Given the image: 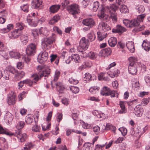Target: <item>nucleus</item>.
Wrapping results in <instances>:
<instances>
[{
	"mask_svg": "<svg viewBox=\"0 0 150 150\" xmlns=\"http://www.w3.org/2000/svg\"><path fill=\"white\" fill-rule=\"evenodd\" d=\"M150 99L149 98H143L141 102V104L143 105V106L147 105L149 102Z\"/></svg>",
	"mask_w": 150,
	"mask_h": 150,
	"instance_id": "53",
	"label": "nucleus"
},
{
	"mask_svg": "<svg viewBox=\"0 0 150 150\" xmlns=\"http://www.w3.org/2000/svg\"><path fill=\"white\" fill-rule=\"evenodd\" d=\"M93 130L96 134H98L100 132V127L98 126H96L93 128Z\"/></svg>",
	"mask_w": 150,
	"mask_h": 150,
	"instance_id": "55",
	"label": "nucleus"
},
{
	"mask_svg": "<svg viewBox=\"0 0 150 150\" xmlns=\"http://www.w3.org/2000/svg\"><path fill=\"white\" fill-rule=\"evenodd\" d=\"M127 103L126 101H120L119 105L121 108V109L118 112V113L122 114L125 113L126 112L127 110L125 108V104Z\"/></svg>",
	"mask_w": 150,
	"mask_h": 150,
	"instance_id": "16",
	"label": "nucleus"
},
{
	"mask_svg": "<svg viewBox=\"0 0 150 150\" xmlns=\"http://www.w3.org/2000/svg\"><path fill=\"white\" fill-rule=\"evenodd\" d=\"M108 42L109 45L110 46L114 47L117 44V39L115 37H112L109 38Z\"/></svg>",
	"mask_w": 150,
	"mask_h": 150,
	"instance_id": "26",
	"label": "nucleus"
},
{
	"mask_svg": "<svg viewBox=\"0 0 150 150\" xmlns=\"http://www.w3.org/2000/svg\"><path fill=\"white\" fill-rule=\"evenodd\" d=\"M16 96L13 94L12 95L9 96L8 97L7 102L9 105L14 104L16 103Z\"/></svg>",
	"mask_w": 150,
	"mask_h": 150,
	"instance_id": "21",
	"label": "nucleus"
},
{
	"mask_svg": "<svg viewBox=\"0 0 150 150\" xmlns=\"http://www.w3.org/2000/svg\"><path fill=\"white\" fill-rule=\"evenodd\" d=\"M63 115L62 113H58L56 117V119L58 122L59 123L62 120Z\"/></svg>",
	"mask_w": 150,
	"mask_h": 150,
	"instance_id": "63",
	"label": "nucleus"
},
{
	"mask_svg": "<svg viewBox=\"0 0 150 150\" xmlns=\"http://www.w3.org/2000/svg\"><path fill=\"white\" fill-rule=\"evenodd\" d=\"M36 51V45L34 43H31L27 47L26 50V54L28 55L33 56Z\"/></svg>",
	"mask_w": 150,
	"mask_h": 150,
	"instance_id": "7",
	"label": "nucleus"
},
{
	"mask_svg": "<svg viewBox=\"0 0 150 150\" xmlns=\"http://www.w3.org/2000/svg\"><path fill=\"white\" fill-rule=\"evenodd\" d=\"M24 29L23 24L21 23H17L16 25V29L8 34L9 37L12 39L17 38Z\"/></svg>",
	"mask_w": 150,
	"mask_h": 150,
	"instance_id": "3",
	"label": "nucleus"
},
{
	"mask_svg": "<svg viewBox=\"0 0 150 150\" xmlns=\"http://www.w3.org/2000/svg\"><path fill=\"white\" fill-rule=\"evenodd\" d=\"M0 134H6L10 137H17L19 139V142H25L27 138L26 134L25 133L22 134L20 130L16 131L15 133H12L9 131L7 129H4L1 127H0Z\"/></svg>",
	"mask_w": 150,
	"mask_h": 150,
	"instance_id": "1",
	"label": "nucleus"
},
{
	"mask_svg": "<svg viewBox=\"0 0 150 150\" xmlns=\"http://www.w3.org/2000/svg\"><path fill=\"white\" fill-rule=\"evenodd\" d=\"M130 28H132L139 26L140 24V22L137 19H134L130 21Z\"/></svg>",
	"mask_w": 150,
	"mask_h": 150,
	"instance_id": "29",
	"label": "nucleus"
},
{
	"mask_svg": "<svg viewBox=\"0 0 150 150\" xmlns=\"http://www.w3.org/2000/svg\"><path fill=\"white\" fill-rule=\"evenodd\" d=\"M82 23L84 25L90 28H92L96 24L94 20L92 18H88L83 19L82 21Z\"/></svg>",
	"mask_w": 150,
	"mask_h": 150,
	"instance_id": "9",
	"label": "nucleus"
},
{
	"mask_svg": "<svg viewBox=\"0 0 150 150\" xmlns=\"http://www.w3.org/2000/svg\"><path fill=\"white\" fill-rule=\"evenodd\" d=\"M100 88L97 86L91 87L89 90V91L92 93L94 94L98 91Z\"/></svg>",
	"mask_w": 150,
	"mask_h": 150,
	"instance_id": "45",
	"label": "nucleus"
},
{
	"mask_svg": "<svg viewBox=\"0 0 150 150\" xmlns=\"http://www.w3.org/2000/svg\"><path fill=\"white\" fill-rule=\"evenodd\" d=\"M120 11L122 13H125L129 12V10L127 6L125 5L122 4L120 7Z\"/></svg>",
	"mask_w": 150,
	"mask_h": 150,
	"instance_id": "36",
	"label": "nucleus"
},
{
	"mask_svg": "<svg viewBox=\"0 0 150 150\" xmlns=\"http://www.w3.org/2000/svg\"><path fill=\"white\" fill-rule=\"evenodd\" d=\"M101 25L102 26V28L103 30L104 31L109 30L111 29L110 26L106 23H102Z\"/></svg>",
	"mask_w": 150,
	"mask_h": 150,
	"instance_id": "38",
	"label": "nucleus"
},
{
	"mask_svg": "<svg viewBox=\"0 0 150 150\" xmlns=\"http://www.w3.org/2000/svg\"><path fill=\"white\" fill-rule=\"evenodd\" d=\"M102 53L104 57L108 56L111 55L112 53L111 49L109 47H107L104 49L102 51Z\"/></svg>",
	"mask_w": 150,
	"mask_h": 150,
	"instance_id": "27",
	"label": "nucleus"
},
{
	"mask_svg": "<svg viewBox=\"0 0 150 150\" xmlns=\"http://www.w3.org/2000/svg\"><path fill=\"white\" fill-rule=\"evenodd\" d=\"M99 2L98 1L95 2L93 6V10L94 12H96L98 9L99 10L100 8H99Z\"/></svg>",
	"mask_w": 150,
	"mask_h": 150,
	"instance_id": "43",
	"label": "nucleus"
},
{
	"mask_svg": "<svg viewBox=\"0 0 150 150\" xmlns=\"http://www.w3.org/2000/svg\"><path fill=\"white\" fill-rule=\"evenodd\" d=\"M110 90V88H108L106 86H104L103 87L100 91V93L101 95L103 94V93H105V92L109 91Z\"/></svg>",
	"mask_w": 150,
	"mask_h": 150,
	"instance_id": "59",
	"label": "nucleus"
},
{
	"mask_svg": "<svg viewBox=\"0 0 150 150\" xmlns=\"http://www.w3.org/2000/svg\"><path fill=\"white\" fill-rule=\"evenodd\" d=\"M2 76L1 78H3L5 80H8L9 79V76L10 74L9 71L7 70H4L2 71Z\"/></svg>",
	"mask_w": 150,
	"mask_h": 150,
	"instance_id": "35",
	"label": "nucleus"
},
{
	"mask_svg": "<svg viewBox=\"0 0 150 150\" xmlns=\"http://www.w3.org/2000/svg\"><path fill=\"white\" fill-rule=\"evenodd\" d=\"M7 71H9V73H11L12 74L15 75L17 71V70L15 68L12 67H9Z\"/></svg>",
	"mask_w": 150,
	"mask_h": 150,
	"instance_id": "48",
	"label": "nucleus"
},
{
	"mask_svg": "<svg viewBox=\"0 0 150 150\" xmlns=\"http://www.w3.org/2000/svg\"><path fill=\"white\" fill-rule=\"evenodd\" d=\"M61 19V15L57 14L54 16L49 21V23L50 25H53L57 23Z\"/></svg>",
	"mask_w": 150,
	"mask_h": 150,
	"instance_id": "18",
	"label": "nucleus"
},
{
	"mask_svg": "<svg viewBox=\"0 0 150 150\" xmlns=\"http://www.w3.org/2000/svg\"><path fill=\"white\" fill-rule=\"evenodd\" d=\"M26 93L25 92L23 91L18 96V99L19 101L21 100L25 97Z\"/></svg>",
	"mask_w": 150,
	"mask_h": 150,
	"instance_id": "60",
	"label": "nucleus"
},
{
	"mask_svg": "<svg viewBox=\"0 0 150 150\" xmlns=\"http://www.w3.org/2000/svg\"><path fill=\"white\" fill-rule=\"evenodd\" d=\"M35 125L32 127V131L35 132H40V126L38 125L37 122H36V120H35Z\"/></svg>",
	"mask_w": 150,
	"mask_h": 150,
	"instance_id": "37",
	"label": "nucleus"
},
{
	"mask_svg": "<svg viewBox=\"0 0 150 150\" xmlns=\"http://www.w3.org/2000/svg\"><path fill=\"white\" fill-rule=\"evenodd\" d=\"M22 10L25 12H28V11L29 5L28 4H24L22 7L21 6Z\"/></svg>",
	"mask_w": 150,
	"mask_h": 150,
	"instance_id": "57",
	"label": "nucleus"
},
{
	"mask_svg": "<svg viewBox=\"0 0 150 150\" xmlns=\"http://www.w3.org/2000/svg\"><path fill=\"white\" fill-rule=\"evenodd\" d=\"M98 40L100 41H102L104 38H105L106 36L104 34L101 33L100 32L97 33Z\"/></svg>",
	"mask_w": 150,
	"mask_h": 150,
	"instance_id": "47",
	"label": "nucleus"
},
{
	"mask_svg": "<svg viewBox=\"0 0 150 150\" xmlns=\"http://www.w3.org/2000/svg\"><path fill=\"white\" fill-rule=\"evenodd\" d=\"M54 31L57 32L59 35H61L62 34V31L57 26H55L53 28Z\"/></svg>",
	"mask_w": 150,
	"mask_h": 150,
	"instance_id": "61",
	"label": "nucleus"
},
{
	"mask_svg": "<svg viewBox=\"0 0 150 150\" xmlns=\"http://www.w3.org/2000/svg\"><path fill=\"white\" fill-rule=\"evenodd\" d=\"M67 10L69 13L73 15L74 18L75 17L76 14L80 13L79 6L76 4H73L67 6Z\"/></svg>",
	"mask_w": 150,
	"mask_h": 150,
	"instance_id": "5",
	"label": "nucleus"
},
{
	"mask_svg": "<svg viewBox=\"0 0 150 150\" xmlns=\"http://www.w3.org/2000/svg\"><path fill=\"white\" fill-rule=\"evenodd\" d=\"M30 55H28L27 54L26 55H25L24 57H23V59H24L25 61L27 63H28L30 60L31 58L30 57Z\"/></svg>",
	"mask_w": 150,
	"mask_h": 150,
	"instance_id": "64",
	"label": "nucleus"
},
{
	"mask_svg": "<svg viewBox=\"0 0 150 150\" xmlns=\"http://www.w3.org/2000/svg\"><path fill=\"white\" fill-rule=\"evenodd\" d=\"M9 54L10 56L12 58L18 59L21 57V55L20 53L15 50L10 51Z\"/></svg>",
	"mask_w": 150,
	"mask_h": 150,
	"instance_id": "25",
	"label": "nucleus"
},
{
	"mask_svg": "<svg viewBox=\"0 0 150 150\" xmlns=\"http://www.w3.org/2000/svg\"><path fill=\"white\" fill-rule=\"evenodd\" d=\"M60 74V72L58 70H57L55 72L54 75V81H56L59 77Z\"/></svg>",
	"mask_w": 150,
	"mask_h": 150,
	"instance_id": "52",
	"label": "nucleus"
},
{
	"mask_svg": "<svg viewBox=\"0 0 150 150\" xmlns=\"http://www.w3.org/2000/svg\"><path fill=\"white\" fill-rule=\"evenodd\" d=\"M126 29L125 27L122 26L120 25H118L116 27V28H113L112 30L113 33H122L126 31Z\"/></svg>",
	"mask_w": 150,
	"mask_h": 150,
	"instance_id": "14",
	"label": "nucleus"
},
{
	"mask_svg": "<svg viewBox=\"0 0 150 150\" xmlns=\"http://www.w3.org/2000/svg\"><path fill=\"white\" fill-rule=\"evenodd\" d=\"M136 64L134 62H131L128 66V71L129 74L134 75L137 72L136 68Z\"/></svg>",
	"mask_w": 150,
	"mask_h": 150,
	"instance_id": "10",
	"label": "nucleus"
},
{
	"mask_svg": "<svg viewBox=\"0 0 150 150\" xmlns=\"http://www.w3.org/2000/svg\"><path fill=\"white\" fill-rule=\"evenodd\" d=\"M25 73L23 71H17L14 76L15 79L17 81L21 80L25 76Z\"/></svg>",
	"mask_w": 150,
	"mask_h": 150,
	"instance_id": "20",
	"label": "nucleus"
},
{
	"mask_svg": "<svg viewBox=\"0 0 150 150\" xmlns=\"http://www.w3.org/2000/svg\"><path fill=\"white\" fill-rule=\"evenodd\" d=\"M118 8V6L114 4H111L110 6H107L106 8H104L102 7V8L100 9V11L98 13L99 18L102 19L103 20L107 19V16L104 14V11L105 10V8L107 9L108 11L110 13L112 12H116V10Z\"/></svg>",
	"mask_w": 150,
	"mask_h": 150,
	"instance_id": "2",
	"label": "nucleus"
},
{
	"mask_svg": "<svg viewBox=\"0 0 150 150\" xmlns=\"http://www.w3.org/2000/svg\"><path fill=\"white\" fill-rule=\"evenodd\" d=\"M56 40V36L54 33H52V35L49 37L44 38L41 40L42 46L45 48L49 45H52L53 43L55 42Z\"/></svg>",
	"mask_w": 150,
	"mask_h": 150,
	"instance_id": "4",
	"label": "nucleus"
},
{
	"mask_svg": "<svg viewBox=\"0 0 150 150\" xmlns=\"http://www.w3.org/2000/svg\"><path fill=\"white\" fill-rule=\"evenodd\" d=\"M120 73V71L117 69H115L110 71V73L109 75L112 78H113L115 76H117L118 74Z\"/></svg>",
	"mask_w": 150,
	"mask_h": 150,
	"instance_id": "33",
	"label": "nucleus"
},
{
	"mask_svg": "<svg viewBox=\"0 0 150 150\" xmlns=\"http://www.w3.org/2000/svg\"><path fill=\"white\" fill-rule=\"evenodd\" d=\"M48 57V54L47 52L45 51L41 52L38 56V62L40 64H43L47 61Z\"/></svg>",
	"mask_w": 150,
	"mask_h": 150,
	"instance_id": "8",
	"label": "nucleus"
},
{
	"mask_svg": "<svg viewBox=\"0 0 150 150\" xmlns=\"http://www.w3.org/2000/svg\"><path fill=\"white\" fill-rule=\"evenodd\" d=\"M87 37L88 39L87 40L90 42L93 41L96 38V36L93 33H90L88 34Z\"/></svg>",
	"mask_w": 150,
	"mask_h": 150,
	"instance_id": "42",
	"label": "nucleus"
},
{
	"mask_svg": "<svg viewBox=\"0 0 150 150\" xmlns=\"http://www.w3.org/2000/svg\"><path fill=\"white\" fill-rule=\"evenodd\" d=\"M138 12L139 13H143L145 10V8L144 6L142 5H140L138 6L137 8Z\"/></svg>",
	"mask_w": 150,
	"mask_h": 150,
	"instance_id": "54",
	"label": "nucleus"
},
{
	"mask_svg": "<svg viewBox=\"0 0 150 150\" xmlns=\"http://www.w3.org/2000/svg\"><path fill=\"white\" fill-rule=\"evenodd\" d=\"M105 129V130H111L114 133H115L116 127L111 124L108 123L106 125Z\"/></svg>",
	"mask_w": 150,
	"mask_h": 150,
	"instance_id": "31",
	"label": "nucleus"
},
{
	"mask_svg": "<svg viewBox=\"0 0 150 150\" xmlns=\"http://www.w3.org/2000/svg\"><path fill=\"white\" fill-rule=\"evenodd\" d=\"M92 76L88 73H86L85 74V77H84L85 80L86 81H90L91 80Z\"/></svg>",
	"mask_w": 150,
	"mask_h": 150,
	"instance_id": "58",
	"label": "nucleus"
},
{
	"mask_svg": "<svg viewBox=\"0 0 150 150\" xmlns=\"http://www.w3.org/2000/svg\"><path fill=\"white\" fill-rule=\"evenodd\" d=\"M48 70H47H47L44 71H41L40 74H39V76L36 74H33L32 75V77L33 78V80L34 81V83L35 84L43 76L46 77H48V75H49L50 72V69H48Z\"/></svg>",
	"mask_w": 150,
	"mask_h": 150,
	"instance_id": "6",
	"label": "nucleus"
},
{
	"mask_svg": "<svg viewBox=\"0 0 150 150\" xmlns=\"http://www.w3.org/2000/svg\"><path fill=\"white\" fill-rule=\"evenodd\" d=\"M25 84L27 85L30 86H32L34 83V82L30 79H26L24 80Z\"/></svg>",
	"mask_w": 150,
	"mask_h": 150,
	"instance_id": "49",
	"label": "nucleus"
},
{
	"mask_svg": "<svg viewBox=\"0 0 150 150\" xmlns=\"http://www.w3.org/2000/svg\"><path fill=\"white\" fill-rule=\"evenodd\" d=\"M25 122L28 124H30L33 121V117L26 116L25 118Z\"/></svg>",
	"mask_w": 150,
	"mask_h": 150,
	"instance_id": "51",
	"label": "nucleus"
},
{
	"mask_svg": "<svg viewBox=\"0 0 150 150\" xmlns=\"http://www.w3.org/2000/svg\"><path fill=\"white\" fill-rule=\"evenodd\" d=\"M71 59L72 61L75 62L76 63H79L80 61V57L78 54H72L71 56Z\"/></svg>",
	"mask_w": 150,
	"mask_h": 150,
	"instance_id": "32",
	"label": "nucleus"
},
{
	"mask_svg": "<svg viewBox=\"0 0 150 150\" xmlns=\"http://www.w3.org/2000/svg\"><path fill=\"white\" fill-rule=\"evenodd\" d=\"M69 81L70 83L74 85H76L79 83L78 80H75L72 78L69 79Z\"/></svg>",
	"mask_w": 150,
	"mask_h": 150,
	"instance_id": "62",
	"label": "nucleus"
},
{
	"mask_svg": "<svg viewBox=\"0 0 150 150\" xmlns=\"http://www.w3.org/2000/svg\"><path fill=\"white\" fill-rule=\"evenodd\" d=\"M106 143L102 145L97 144L95 146V150H102V148L104 147L106 144Z\"/></svg>",
	"mask_w": 150,
	"mask_h": 150,
	"instance_id": "56",
	"label": "nucleus"
},
{
	"mask_svg": "<svg viewBox=\"0 0 150 150\" xmlns=\"http://www.w3.org/2000/svg\"><path fill=\"white\" fill-rule=\"evenodd\" d=\"M39 32L40 34L47 36L49 35V32L46 27H41L39 30Z\"/></svg>",
	"mask_w": 150,
	"mask_h": 150,
	"instance_id": "30",
	"label": "nucleus"
},
{
	"mask_svg": "<svg viewBox=\"0 0 150 150\" xmlns=\"http://www.w3.org/2000/svg\"><path fill=\"white\" fill-rule=\"evenodd\" d=\"M33 6L34 8L39 10L42 8V1L40 0H33L32 1Z\"/></svg>",
	"mask_w": 150,
	"mask_h": 150,
	"instance_id": "15",
	"label": "nucleus"
},
{
	"mask_svg": "<svg viewBox=\"0 0 150 150\" xmlns=\"http://www.w3.org/2000/svg\"><path fill=\"white\" fill-rule=\"evenodd\" d=\"M25 123L23 121H21L19 122L16 125V127L18 129L17 130H20L22 129L24 127Z\"/></svg>",
	"mask_w": 150,
	"mask_h": 150,
	"instance_id": "46",
	"label": "nucleus"
},
{
	"mask_svg": "<svg viewBox=\"0 0 150 150\" xmlns=\"http://www.w3.org/2000/svg\"><path fill=\"white\" fill-rule=\"evenodd\" d=\"M56 88L58 91H63L65 89V87L62 83L61 82H57L55 83Z\"/></svg>",
	"mask_w": 150,
	"mask_h": 150,
	"instance_id": "28",
	"label": "nucleus"
},
{
	"mask_svg": "<svg viewBox=\"0 0 150 150\" xmlns=\"http://www.w3.org/2000/svg\"><path fill=\"white\" fill-rule=\"evenodd\" d=\"M126 46L130 52L134 53L135 51V48L134 42L132 41L128 42L126 43Z\"/></svg>",
	"mask_w": 150,
	"mask_h": 150,
	"instance_id": "22",
	"label": "nucleus"
},
{
	"mask_svg": "<svg viewBox=\"0 0 150 150\" xmlns=\"http://www.w3.org/2000/svg\"><path fill=\"white\" fill-rule=\"evenodd\" d=\"M119 130L121 132L122 135L124 136L126 135L127 133V129L124 127L119 128Z\"/></svg>",
	"mask_w": 150,
	"mask_h": 150,
	"instance_id": "50",
	"label": "nucleus"
},
{
	"mask_svg": "<svg viewBox=\"0 0 150 150\" xmlns=\"http://www.w3.org/2000/svg\"><path fill=\"white\" fill-rule=\"evenodd\" d=\"M70 90L73 93L76 94L78 93L79 91V88L77 87L71 86L69 87Z\"/></svg>",
	"mask_w": 150,
	"mask_h": 150,
	"instance_id": "44",
	"label": "nucleus"
},
{
	"mask_svg": "<svg viewBox=\"0 0 150 150\" xmlns=\"http://www.w3.org/2000/svg\"><path fill=\"white\" fill-rule=\"evenodd\" d=\"M140 105L136 106L134 108V113L137 117H141L143 114L142 109L139 107Z\"/></svg>",
	"mask_w": 150,
	"mask_h": 150,
	"instance_id": "19",
	"label": "nucleus"
},
{
	"mask_svg": "<svg viewBox=\"0 0 150 150\" xmlns=\"http://www.w3.org/2000/svg\"><path fill=\"white\" fill-rule=\"evenodd\" d=\"M97 56V54L91 51L88 53V57L91 59H95Z\"/></svg>",
	"mask_w": 150,
	"mask_h": 150,
	"instance_id": "39",
	"label": "nucleus"
},
{
	"mask_svg": "<svg viewBox=\"0 0 150 150\" xmlns=\"http://www.w3.org/2000/svg\"><path fill=\"white\" fill-rule=\"evenodd\" d=\"M4 119L7 121L8 123L12 121L13 119V116L9 111H7L5 114L4 117Z\"/></svg>",
	"mask_w": 150,
	"mask_h": 150,
	"instance_id": "23",
	"label": "nucleus"
},
{
	"mask_svg": "<svg viewBox=\"0 0 150 150\" xmlns=\"http://www.w3.org/2000/svg\"><path fill=\"white\" fill-rule=\"evenodd\" d=\"M142 47L146 51H149L150 50V46L148 42H146L145 40H144L142 45Z\"/></svg>",
	"mask_w": 150,
	"mask_h": 150,
	"instance_id": "40",
	"label": "nucleus"
},
{
	"mask_svg": "<svg viewBox=\"0 0 150 150\" xmlns=\"http://www.w3.org/2000/svg\"><path fill=\"white\" fill-rule=\"evenodd\" d=\"M37 17H27V21L29 25L33 27L37 26Z\"/></svg>",
	"mask_w": 150,
	"mask_h": 150,
	"instance_id": "13",
	"label": "nucleus"
},
{
	"mask_svg": "<svg viewBox=\"0 0 150 150\" xmlns=\"http://www.w3.org/2000/svg\"><path fill=\"white\" fill-rule=\"evenodd\" d=\"M89 45L88 40L85 37H83L80 41L79 45L84 50H86L87 49Z\"/></svg>",
	"mask_w": 150,
	"mask_h": 150,
	"instance_id": "11",
	"label": "nucleus"
},
{
	"mask_svg": "<svg viewBox=\"0 0 150 150\" xmlns=\"http://www.w3.org/2000/svg\"><path fill=\"white\" fill-rule=\"evenodd\" d=\"M110 18L114 23L116 22L117 21V14L116 12H112L110 13Z\"/></svg>",
	"mask_w": 150,
	"mask_h": 150,
	"instance_id": "41",
	"label": "nucleus"
},
{
	"mask_svg": "<svg viewBox=\"0 0 150 150\" xmlns=\"http://www.w3.org/2000/svg\"><path fill=\"white\" fill-rule=\"evenodd\" d=\"M60 5L55 4L52 5L49 8V11L51 13H54L57 12L60 9Z\"/></svg>",
	"mask_w": 150,
	"mask_h": 150,
	"instance_id": "17",
	"label": "nucleus"
},
{
	"mask_svg": "<svg viewBox=\"0 0 150 150\" xmlns=\"http://www.w3.org/2000/svg\"><path fill=\"white\" fill-rule=\"evenodd\" d=\"M92 65V63L90 60L86 61L83 62L82 65L78 68L79 71H81L84 69L86 68H90Z\"/></svg>",
	"mask_w": 150,
	"mask_h": 150,
	"instance_id": "12",
	"label": "nucleus"
},
{
	"mask_svg": "<svg viewBox=\"0 0 150 150\" xmlns=\"http://www.w3.org/2000/svg\"><path fill=\"white\" fill-rule=\"evenodd\" d=\"M20 40L22 43L23 45H26L28 41V37L27 35L20 34Z\"/></svg>",
	"mask_w": 150,
	"mask_h": 150,
	"instance_id": "24",
	"label": "nucleus"
},
{
	"mask_svg": "<svg viewBox=\"0 0 150 150\" xmlns=\"http://www.w3.org/2000/svg\"><path fill=\"white\" fill-rule=\"evenodd\" d=\"M50 57H51L50 61L51 62H52L56 60L54 63L58 65L59 62V58L57 57V54H52L50 56Z\"/></svg>",
	"mask_w": 150,
	"mask_h": 150,
	"instance_id": "34",
	"label": "nucleus"
}]
</instances>
